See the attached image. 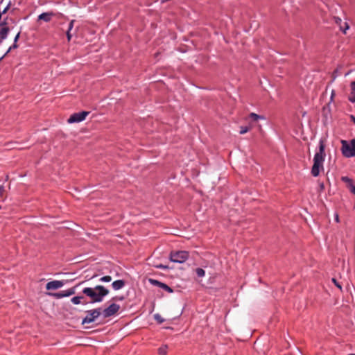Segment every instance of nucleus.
Listing matches in <instances>:
<instances>
[{
    "label": "nucleus",
    "mask_w": 355,
    "mask_h": 355,
    "mask_svg": "<svg viewBox=\"0 0 355 355\" xmlns=\"http://www.w3.org/2000/svg\"><path fill=\"white\" fill-rule=\"evenodd\" d=\"M82 292L90 298L92 303L101 302L103 298L110 293L108 289L101 285H97L94 288H85Z\"/></svg>",
    "instance_id": "nucleus-1"
},
{
    "label": "nucleus",
    "mask_w": 355,
    "mask_h": 355,
    "mask_svg": "<svg viewBox=\"0 0 355 355\" xmlns=\"http://www.w3.org/2000/svg\"><path fill=\"white\" fill-rule=\"evenodd\" d=\"M324 144L322 141H320L319 151L317 152L313 158V165L311 168V174L313 177H317L320 174V169H323V162L324 161Z\"/></svg>",
    "instance_id": "nucleus-2"
},
{
    "label": "nucleus",
    "mask_w": 355,
    "mask_h": 355,
    "mask_svg": "<svg viewBox=\"0 0 355 355\" xmlns=\"http://www.w3.org/2000/svg\"><path fill=\"white\" fill-rule=\"evenodd\" d=\"M342 153L345 157H352L355 156V139H352L350 144L345 140L341 141Z\"/></svg>",
    "instance_id": "nucleus-3"
},
{
    "label": "nucleus",
    "mask_w": 355,
    "mask_h": 355,
    "mask_svg": "<svg viewBox=\"0 0 355 355\" xmlns=\"http://www.w3.org/2000/svg\"><path fill=\"white\" fill-rule=\"evenodd\" d=\"M189 258V253L187 251H175L171 252L169 259L171 261L175 263H184Z\"/></svg>",
    "instance_id": "nucleus-4"
},
{
    "label": "nucleus",
    "mask_w": 355,
    "mask_h": 355,
    "mask_svg": "<svg viewBox=\"0 0 355 355\" xmlns=\"http://www.w3.org/2000/svg\"><path fill=\"white\" fill-rule=\"evenodd\" d=\"M87 315L83 319L82 324H89L95 321L96 318H98L101 312V309H95L92 310H89L87 312Z\"/></svg>",
    "instance_id": "nucleus-5"
},
{
    "label": "nucleus",
    "mask_w": 355,
    "mask_h": 355,
    "mask_svg": "<svg viewBox=\"0 0 355 355\" xmlns=\"http://www.w3.org/2000/svg\"><path fill=\"white\" fill-rule=\"evenodd\" d=\"M89 114V112L83 111L80 112L74 113L70 116L67 119L69 123H79L84 121L86 116Z\"/></svg>",
    "instance_id": "nucleus-6"
},
{
    "label": "nucleus",
    "mask_w": 355,
    "mask_h": 355,
    "mask_svg": "<svg viewBox=\"0 0 355 355\" xmlns=\"http://www.w3.org/2000/svg\"><path fill=\"white\" fill-rule=\"evenodd\" d=\"M120 309V306L117 304L112 303L107 308L103 311L104 318H109L116 314Z\"/></svg>",
    "instance_id": "nucleus-7"
},
{
    "label": "nucleus",
    "mask_w": 355,
    "mask_h": 355,
    "mask_svg": "<svg viewBox=\"0 0 355 355\" xmlns=\"http://www.w3.org/2000/svg\"><path fill=\"white\" fill-rule=\"evenodd\" d=\"M64 284V282L63 281L53 280L46 284V288L47 290H56L62 287Z\"/></svg>",
    "instance_id": "nucleus-8"
},
{
    "label": "nucleus",
    "mask_w": 355,
    "mask_h": 355,
    "mask_svg": "<svg viewBox=\"0 0 355 355\" xmlns=\"http://www.w3.org/2000/svg\"><path fill=\"white\" fill-rule=\"evenodd\" d=\"M149 282L152 285L160 287L168 293L173 292V289L171 287H169L167 284L162 283L157 279H149Z\"/></svg>",
    "instance_id": "nucleus-9"
},
{
    "label": "nucleus",
    "mask_w": 355,
    "mask_h": 355,
    "mask_svg": "<svg viewBox=\"0 0 355 355\" xmlns=\"http://www.w3.org/2000/svg\"><path fill=\"white\" fill-rule=\"evenodd\" d=\"M54 15L55 14L53 12H43L38 16V20H43L46 22H49Z\"/></svg>",
    "instance_id": "nucleus-10"
},
{
    "label": "nucleus",
    "mask_w": 355,
    "mask_h": 355,
    "mask_svg": "<svg viewBox=\"0 0 355 355\" xmlns=\"http://www.w3.org/2000/svg\"><path fill=\"white\" fill-rule=\"evenodd\" d=\"M0 28V44L2 42L3 40L6 38L8 33L10 31L9 28L6 26H1Z\"/></svg>",
    "instance_id": "nucleus-11"
},
{
    "label": "nucleus",
    "mask_w": 355,
    "mask_h": 355,
    "mask_svg": "<svg viewBox=\"0 0 355 355\" xmlns=\"http://www.w3.org/2000/svg\"><path fill=\"white\" fill-rule=\"evenodd\" d=\"M125 286V281L122 279H119L116 281H114L112 284V288L117 291L119 289H121Z\"/></svg>",
    "instance_id": "nucleus-12"
},
{
    "label": "nucleus",
    "mask_w": 355,
    "mask_h": 355,
    "mask_svg": "<svg viewBox=\"0 0 355 355\" xmlns=\"http://www.w3.org/2000/svg\"><path fill=\"white\" fill-rule=\"evenodd\" d=\"M48 295L52 296L56 299H60L64 297H68L66 291H62L58 293H48Z\"/></svg>",
    "instance_id": "nucleus-13"
},
{
    "label": "nucleus",
    "mask_w": 355,
    "mask_h": 355,
    "mask_svg": "<svg viewBox=\"0 0 355 355\" xmlns=\"http://www.w3.org/2000/svg\"><path fill=\"white\" fill-rule=\"evenodd\" d=\"M335 21H336V23L337 24H338L340 26V30L345 34L346 33V31L347 29H349V25L347 24V23L345 22L344 24H345V28H343V26H341V22H342V20L339 17H336L335 19Z\"/></svg>",
    "instance_id": "nucleus-14"
},
{
    "label": "nucleus",
    "mask_w": 355,
    "mask_h": 355,
    "mask_svg": "<svg viewBox=\"0 0 355 355\" xmlns=\"http://www.w3.org/2000/svg\"><path fill=\"white\" fill-rule=\"evenodd\" d=\"M19 35H20V33H18L17 34V35L15 36V40H14V42H15V43H14V44L8 49V50L7 51V52L6 53V54H5V55H4L1 58V59H2V58H3L6 55H7V54L10 51V50H11L12 49H15V48H17V45L16 44V42H17V41L18 40V39H19Z\"/></svg>",
    "instance_id": "nucleus-15"
},
{
    "label": "nucleus",
    "mask_w": 355,
    "mask_h": 355,
    "mask_svg": "<svg viewBox=\"0 0 355 355\" xmlns=\"http://www.w3.org/2000/svg\"><path fill=\"white\" fill-rule=\"evenodd\" d=\"M84 298L83 296H76V297H73L71 299V302L73 304H81L82 302L81 300Z\"/></svg>",
    "instance_id": "nucleus-16"
},
{
    "label": "nucleus",
    "mask_w": 355,
    "mask_h": 355,
    "mask_svg": "<svg viewBox=\"0 0 355 355\" xmlns=\"http://www.w3.org/2000/svg\"><path fill=\"white\" fill-rule=\"evenodd\" d=\"M342 181L345 182L349 188L353 185V181L352 179L349 178L347 176L342 177L341 178Z\"/></svg>",
    "instance_id": "nucleus-17"
},
{
    "label": "nucleus",
    "mask_w": 355,
    "mask_h": 355,
    "mask_svg": "<svg viewBox=\"0 0 355 355\" xmlns=\"http://www.w3.org/2000/svg\"><path fill=\"white\" fill-rule=\"evenodd\" d=\"M342 181L345 182L349 188L353 185V181L352 179L349 178L347 176L342 177L341 178Z\"/></svg>",
    "instance_id": "nucleus-18"
},
{
    "label": "nucleus",
    "mask_w": 355,
    "mask_h": 355,
    "mask_svg": "<svg viewBox=\"0 0 355 355\" xmlns=\"http://www.w3.org/2000/svg\"><path fill=\"white\" fill-rule=\"evenodd\" d=\"M167 349H168V347L166 345H164V346L160 347L158 349L159 354H160V355H166V353H167Z\"/></svg>",
    "instance_id": "nucleus-19"
},
{
    "label": "nucleus",
    "mask_w": 355,
    "mask_h": 355,
    "mask_svg": "<svg viewBox=\"0 0 355 355\" xmlns=\"http://www.w3.org/2000/svg\"><path fill=\"white\" fill-rule=\"evenodd\" d=\"M154 319L159 323V324H162V322H164V319L161 316V315H159V313H155L154 315Z\"/></svg>",
    "instance_id": "nucleus-20"
},
{
    "label": "nucleus",
    "mask_w": 355,
    "mask_h": 355,
    "mask_svg": "<svg viewBox=\"0 0 355 355\" xmlns=\"http://www.w3.org/2000/svg\"><path fill=\"white\" fill-rule=\"evenodd\" d=\"M250 117L254 121H258L259 119H263V117L262 116H260V115H258L255 113H250Z\"/></svg>",
    "instance_id": "nucleus-21"
},
{
    "label": "nucleus",
    "mask_w": 355,
    "mask_h": 355,
    "mask_svg": "<svg viewBox=\"0 0 355 355\" xmlns=\"http://www.w3.org/2000/svg\"><path fill=\"white\" fill-rule=\"evenodd\" d=\"M196 272L197 275L200 277H202L205 276V272L202 268H198L196 269Z\"/></svg>",
    "instance_id": "nucleus-22"
},
{
    "label": "nucleus",
    "mask_w": 355,
    "mask_h": 355,
    "mask_svg": "<svg viewBox=\"0 0 355 355\" xmlns=\"http://www.w3.org/2000/svg\"><path fill=\"white\" fill-rule=\"evenodd\" d=\"M112 277L110 276V275H106V276H104L103 277H101L100 279V281L101 282H110L112 281Z\"/></svg>",
    "instance_id": "nucleus-23"
},
{
    "label": "nucleus",
    "mask_w": 355,
    "mask_h": 355,
    "mask_svg": "<svg viewBox=\"0 0 355 355\" xmlns=\"http://www.w3.org/2000/svg\"><path fill=\"white\" fill-rule=\"evenodd\" d=\"M66 292L67 293L68 297L74 295L76 293V287L69 288L68 290H66Z\"/></svg>",
    "instance_id": "nucleus-24"
},
{
    "label": "nucleus",
    "mask_w": 355,
    "mask_h": 355,
    "mask_svg": "<svg viewBox=\"0 0 355 355\" xmlns=\"http://www.w3.org/2000/svg\"><path fill=\"white\" fill-rule=\"evenodd\" d=\"M348 99L352 103H355V91H353L349 94Z\"/></svg>",
    "instance_id": "nucleus-25"
},
{
    "label": "nucleus",
    "mask_w": 355,
    "mask_h": 355,
    "mask_svg": "<svg viewBox=\"0 0 355 355\" xmlns=\"http://www.w3.org/2000/svg\"><path fill=\"white\" fill-rule=\"evenodd\" d=\"M248 127H241L240 134L243 135L249 131Z\"/></svg>",
    "instance_id": "nucleus-26"
},
{
    "label": "nucleus",
    "mask_w": 355,
    "mask_h": 355,
    "mask_svg": "<svg viewBox=\"0 0 355 355\" xmlns=\"http://www.w3.org/2000/svg\"><path fill=\"white\" fill-rule=\"evenodd\" d=\"M10 3H9L7 6L2 10H1V15H4L7 12V11L8 10V9L10 8Z\"/></svg>",
    "instance_id": "nucleus-27"
},
{
    "label": "nucleus",
    "mask_w": 355,
    "mask_h": 355,
    "mask_svg": "<svg viewBox=\"0 0 355 355\" xmlns=\"http://www.w3.org/2000/svg\"><path fill=\"white\" fill-rule=\"evenodd\" d=\"M155 268H159V269H168V267L167 266L163 265V264H159L155 266Z\"/></svg>",
    "instance_id": "nucleus-28"
},
{
    "label": "nucleus",
    "mask_w": 355,
    "mask_h": 355,
    "mask_svg": "<svg viewBox=\"0 0 355 355\" xmlns=\"http://www.w3.org/2000/svg\"><path fill=\"white\" fill-rule=\"evenodd\" d=\"M75 22V20L74 19H72L70 23H69V28L67 31H71L73 27V24Z\"/></svg>",
    "instance_id": "nucleus-29"
},
{
    "label": "nucleus",
    "mask_w": 355,
    "mask_h": 355,
    "mask_svg": "<svg viewBox=\"0 0 355 355\" xmlns=\"http://www.w3.org/2000/svg\"><path fill=\"white\" fill-rule=\"evenodd\" d=\"M332 282L338 288H340V290L342 289L341 285L336 281V279L333 278Z\"/></svg>",
    "instance_id": "nucleus-30"
},
{
    "label": "nucleus",
    "mask_w": 355,
    "mask_h": 355,
    "mask_svg": "<svg viewBox=\"0 0 355 355\" xmlns=\"http://www.w3.org/2000/svg\"><path fill=\"white\" fill-rule=\"evenodd\" d=\"M71 37H72V35H71V31H67V40H68L69 42L71 40Z\"/></svg>",
    "instance_id": "nucleus-31"
},
{
    "label": "nucleus",
    "mask_w": 355,
    "mask_h": 355,
    "mask_svg": "<svg viewBox=\"0 0 355 355\" xmlns=\"http://www.w3.org/2000/svg\"><path fill=\"white\" fill-rule=\"evenodd\" d=\"M351 192L355 195V185H352V187L349 188Z\"/></svg>",
    "instance_id": "nucleus-32"
},
{
    "label": "nucleus",
    "mask_w": 355,
    "mask_h": 355,
    "mask_svg": "<svg viewBox=\"0 0 355 355\" xmlns=\"http://www.w3.org/2000/svg\"><path fill=\"white\" fill-rule=\"evenodd\" d=\"M4 191H5L4 187L3 186H0V196H2Z\"/></svg>",
    "instance_id": "nucleus-33"
},
{
    "label": "nucleus",
    "mask_w": 355,
    "mask_h": 355,
    "mask_svg": "<svg viewBox=\"0 0 355 355\" xmlns=\"http://www.w3.org/2000/svg\"><path fill=\"white\" fill-rule=\"evenodd\" d=\"M351 89L352 90L355 91V81L351 83Z\"/></svg>",
    "instance_id": "nucleus-34"
},
{
    "label": "nucleus",
    "mask_w": 355,
    "mask_h": 355,
    "mask_svg": "<svg viewBox=\"0 0 355 355\" xmlns=\"http://www.w3.org/2000/svg\"><path fill=\"white\" fill-rule=\"evenodd\" d=\"M114 300H123V297H115L113 298Z\"/></svg>",
    "instance_id": "nucleus-35"
},
{
    "label": "nucleus",
    "mask_w": 355,
    "mask_h": 355,
    "mask_svg": "<svg viewBox=\"0 0 355 355\" xmlns=\"http://www.w3.org/2000/svg\"><path fill=\"white\" fill-rule=\"evenodd\" d=\"M351 121L355 123V116L353 115L350 116Z\"/></svg>",
    "instance_id": "nucleus-36"
},
{
    "label": "nucleus",
    "mask_w": 355,
    "mask_h": 355,
    "mask_svg": "<svg viewBox=\"0 0 355 355\" xmlns=\"http://www.w3.org/2000/svg\"><path fill=\"white\" fill-rule=\"evenodd\" d=\"M348 355H355V354H348Z\"/></svg>",
    "instance_id": "nucleus-37"
}]
</instances>
